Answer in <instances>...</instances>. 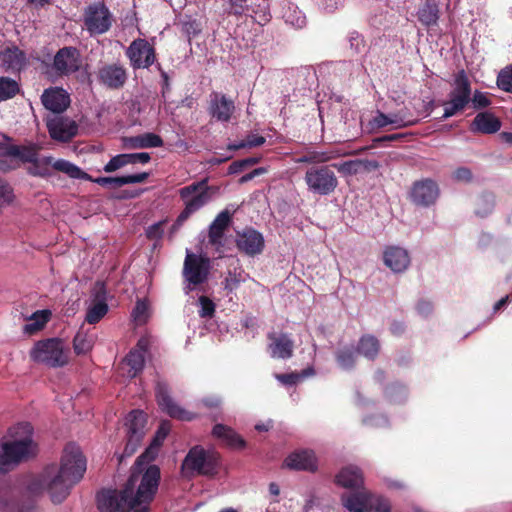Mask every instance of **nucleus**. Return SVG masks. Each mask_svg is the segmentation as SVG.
Returning <instances> with one entry per match:
<instances>
[{"mask_svg":"<svg viewBox=\"0 0 512 512\" xmlns=\"http://www.w3.org/2000/svg\"><path fill=\"white\" fill-rule=\"evenodd\" d=\"M19 91L18 83L8 77H0V102L14 97Z\"/></svg>","mask_w":512,"mask_h":512,"instance_id":"43","label":"nucleus"},{"mask_svg":"<svg viewBox=\"0 0 512 512\" xmlns=\"http://www.w3.org/2000/svg\"><path fill=\"white\" fill-rule=\"evenodd\" d=\"M298 374H278L276 378L283 384L292 385L299 379Z\"/></svg>","mask_w":512,"mask_h":512,"instance_id":"61","label":"nucleus"},{"mask_svg":"<svg viewBox=\"0 0 512 512\" xmlns=\"http://www.w3.org/2000/svg\"><path fill=\"white\" fill-rule=\"evenodd\" d=\"M132 317L137 325L146 323L149 317L148 305L145 301L139 300L132 312Z\"/></svg>","mask_w":512,"mask_h":512,"instance_id":"47","label":"nucleus"},{"mask_svg":"<svg viewBox=\"0 0 512 512\" xmlns=\"http://www.w3.org/2000/svg\"><path fill=\"white\" fill-rule=\"evenodd\" d=\"M146 414L139 410L131 411L125 420L127 442L124 448L123 456L133 455L140 446L147 428Z\"/></svg>","mask_w":512,"mask_h":512,"instance_id":"10","label":"nucleus"},{"mask_svg":"<svg viewBox=\"0 0 512 512\" xmlns=\"http://www.w3.org/2000/svg\"><path fill=\"white\" fill-rule=\"evenodd\" d=\"M244 0H229V12L235 15L244 13Z\"/></svg>","mask_w":512,"mask_h":512,"instance_id":"58","label":"nucleus"},{"mask_svg":"<svg viewBox=\"0 0 512 512\" xmlns=\"http://www.w3.org/2000/svg\"><path fill=\"white\" fill-rule=\"evenodd\" d=\"M129 161L131 164L134 163H147L150 160V155L146 152L128 154Z\"/></svg>","mask_w":512,"mask_h":512,"instance_id":"59","label":"nucleus"},{"mask_svg":"<svg viewBox=\"0 0 512 512\" xmlns=\"http://www.w3.org/2000/svg\"><path fill=\"white\" fill-rule=\"evenodd\" d=\"M417 310L422 315H428L432 311V304L429 301H420L417 305Z\"/></svg>","mask_w":512,"mask_h":512,"instance_id":"63","label":"nucleus"},{"mask_svg":"<svg viewBox=\"0 0 512 512\" xmlns=\"http://www.w3.org/2000/svg\"><path fill=\"white\" fill-rule=\"evenodd\" d=\"M1 512H37L35 502L30 498H20L15 492L0 495Z\"/></svg>","mask_w":512,"mask_h":512,"instance_id":"18","label":"nucleus"},{"mask_svg":"<svg viewBox=\"0 0 512 512\" xmlns=\"http://www.w3.org/2000/svg\"><path fill=\"white\" fill-rule=\"evenodd\" d=\"M218 455L205 451L201 447H193L182 463V472L185 476L194 474L210 476L216 472Z\"/></svg>","mask_w":512,"mask_h":512,"instance_id":"6","label":"nucleus"},{"mask_svg":"<svg viewBox=\"0 0 512 512\" xmlns=\"http://www.w3.org/2000/svg\"><path fill=\"white\" fill-rule=\"evenodd\" d=\"M13 200V193L10 186L3 180H0V207H3Z\"/></svg>","mask_w":512,"mask_h":512,"instance_id":"54","label":"nucleus"},{"mask_svg":"<svg viewBox=\"0 0 512 512\" xmlns=\"http://www.w3.org/2000/svg\"><path fill=\"white\" fill-rule=\"evenodd\" d=\"M48 164H51V168L56 171L62 172L74 179H88L89 176L83 172L78 166L64 159H55L53 157H47Z\"/></svg>","mask_w":512,"mask_h":512,"instance_id":"38","label":"nucleus"},{"mask_svg":"<svg viewBox=\"0 0 512 512\" xmlns=\"http://www.w3.org/2000/svg\"><path fill=\"white\" fill-rule=\"evenodd\" d=\"M156 397L161 409L165 411L167 414H169L171 417L180 420L193 419V413L186 411L173 401V399L169 395L168 387L166 384L161 382L157 384Z\"/></svg>","mask_w":512,"mask_h":512,"instance_id":"14","label":"nucleus"},{"mask_svg":"<svg viewBox=\"0 0 512 512\" xmlns=\"http://www.w3.org/2000/svg\"><path fill=\"white\" fill-rule=\"evenodd\" d=\"M161 223L152 225L147 230V236L149 238H158L161 236Z\"/></svg>","mask_w":512,"mask_h":512,"instance_id":"64","label":"nucleus"},{"mask_svg":"<svg viewBox=\"0 0 512 512\" xmlns=\"http://www.w3.org/2000/svg\"><path fill=\"white\" fill-rule=\"evenodd\" d=\"M99 77L102 83L111 87H121L126 81V72L121 66L107 65L100 69Z\"/></svg>","mask_w":512,"mask_h":512,"instance_id":"32","label":"nucleus"},{"mask_svg":"<svg viewBox=\"0 0 512 512\" xmlns=\"http://www.w3.org/2000/svg\"><path fill=\"white\" fill-rule=\"evenodd\" d=\"M439 18V0H426L418 11L419 21L426 25H435Z\"/></svg>","mask_w":512,"mask_h":512,"instance_id":"39","label":"nucleus"},{"mask_svg":"<svg viewBox=\"0 0 512 512\" xmlns=\"http://www.w3.org/2000/svg\"><path fill=\"white\" fill-rule=\"evenodd\" d=\"M284 464L289 469L314 472L317 469V458L311 450H298L288 455Z\"/></svg>","mask_w":512,"mask_h":512,"instance_id":"22","label":"nucleus"},{"mask_svg":"<svg viewBox=\"0 0 512 512\" xmlns=\"http://www.w3.org/2000/svg\"><path fill=\"white\" fill-rule=\"evenodd\" d=\"M180 196L185 202V209L173 225V231H175L192 213L209 201V194L204 181L182 188L180 190Z\"/></svg>","mask_w":512,"mask_h":512,"instance_id":"9","label":"nucleus"},{"mask_svg":"<svg viewBox=\"0 0 512 512\" xmlns=\"http://www.w3.org/2000/svg\"><path fill=\"white\" fill-rule=\"evenodd\" d=\"M360 172H370L379 168V163L375 160L358 159Z\"/></svg>","mask_w":512,"mask_h":512,"instance_id":"57","label":"nucleus"},{"mask_svg":"<svg viewBox=\"0 0 512 512\" xmlns=\"http://www.w3.org/2000/svg\"><path fill=\"white\" fill-rule=\"evenodd\" d=\"M131 164L129 161L128 154H120L113 157L104 167V171L107 173L114 172L119 168Z\"/></svg>","mask_w":512,"mask_h":512,"instance_id":"51","label":"nucleus"},{"mask_svg":"<svg viewBox=\"0 0 512 512\" xmlns=\"http://www.w3.org/2000/svg\"><path fill=\"white\" fill-rule=\"evenodd\" d=\"M97 335L92 330H85L82 326L73 340V348L77 355L90 352L96 342Z\"/></svg>","mask_w":512,"mask_h":512,"instance_id":"34","label":"nucleus"},{"mask_svg":"<svg viewBox=\"0 0 512 512\" xmlns=\"http://www.w3.org/2000/svg\"><path fill=\"white\" fill-rule=\"evenodd\" d=\"M32 426L20 423L10 429L11 440L0 443V472L26 460L37 453V445L32 438Z\"/></svg>","mask_w":512,"mask_h":512,"instance_id":"3","label":"nucleus"},{"mask_svg":"<svg viewBox=\"0 0 512 512\" xmlns=\"http://www.w3.org/2000/svg\"><path fill=\"white\" fill-rule=\"evenodd\" d=\"M356 152L333 148L327 151H310L297 159V163L322 164Z\"/></svg>","mask_w":512,"mask_h":512,"instance_id":"27","label":"nucleus"},{"mask_svg":"<svg viewBox=\"0 0 512 512\" xmlns=\"http://www.w3.org/2000/svg\"><path fill=\"white\" fill-rule=\"evenodd\" d=\"M47 128L51 138L61 142L69 141L77 134L78 130L75 121L61 116L49 118Z\"/></svg>","mask_w":512,"mask_h":512,"instance_id":"15","label":"nucleus"},{"mask_svg":"<svg viewBox=\"0 0 512 512\" xmlns=\"http://www.w3.org/2000/svg\"><path fill=\"white\" fill-rule=\"evenodd\" d=\"M230 222V214L228 211H222L217 215L209 227V243L219 250L223 246L224 231Z\"/></svg>","mask_w":512,"mask_h":512,"instance_id":"29","label":"nucleus"},{"mask_svg":"<svg viewBox=\"0 0 512 512\" xmlns=\"http://www.w3.org/2000/svg\"><path fill=\"white\" fill-rule=\"evenodd\" d=\"M246 168L245 163L243 160L234 161L228 168L229 174H237L239 172H242Z\"/></svg>","mask_w":512,"mask_h":512,"instance_id":"62","label":"nucleus"},{"mask_svg":"<svg viewBox=\"0 0 512 512\" xmlns=\"http://www.w3.org/2000/svg\"><path fill=\"white\" fill-rule=\"evenodd\" d=\"M359 164L358 159H356L342 163H335L332 166L343 176H352L360 173Z\"/></svg>","mask_w":512,"mask_h":512,"instance_id":"46","label":"nucleus"},{"mask_svg":"<svg viewBox=\"0 0 512 512\" xmlns=\"http://www.w3.org/2000/svg\"><path fill=\"white\" fill-rule=\"evenodd\" d=\"M265 143V138L259 135H249L246 140L239 142L238 144H232L228 146L229 150H237L245 147H257Z\"/></svg>","mask_w":512,"mask_h":512,"instance_id":"49","label":"nucleus"},{"mask_svg":"<svg viewBox=\"0 0 512 512\" xmlns=\"http://www.w3.org/2000/svg\"><path fill=\"white\" fill-rule=\"evenodd\" d=\"M148 348V340L145 338H141L136 347L130 351L122 365L123 368L127 369V374L129 377L133 378L138 373H140L144 367L145 362V353Z\"/></svg>","mask_w":512,"mask_h":512,"instance_id":"20","label":"nucleus"},{"mask_svg":"<svg viewBox=\"0 0 512 512\" xmlns=\"http://www.w3.org/2000/svg\"><path fill=\"white\" fill-rule=\"evenodd\" d=\"M108 293L103 282H96L91 290L87 305L85 321L89 324L98 323L109 310Z\"/></svg>","mask_w":512,"mask_h":512,"instance_id":"12","label":"nucleus"},{"mask_svg":"<svg viewBox=\"0 0 512 512\" xmlns=\"http://www.w3.org/2000/svg\"><path fill=\"white\" fill-rule=\"evenodd\" d=\"M9 155L17 157L24 162L32 163L37 158L38 148L30 146H11L8 150Z\"/></svg>","mask_w":512,"mask_h":512,"instance_id":"42","label":"nucleus"},{"mask_svg":"<svg viewBox=\"0 0 512 512\" xmlns=\"http://www.w3.org/2000/svg\"><path fill=\"white\" fill-rule=\"evenodd\" d=\"M266 173V169L263 168V167H260V168H256L254 169L252 172L250 173H247L245 175H243L240 179H239V183L240 184H244L250 180H252L254 177L256 176H259V175H262Z\"/></svg>","mask_w":512,"mask_h":512,"instance_id":"60","label":"nucleus"},{"mask_svg":"<svg viewBox=\"0 0 512 512\" xmlns=\"http://www.w3.org/2000/svg\"><path fill=\"white\" fill-rule=\"evenodd\" d=\"M214 437L220 439L226 445L233 448H242L245 445L244 440L230 427L217 424L212 430Z\"/></svg>","mask_w":512,"mask_h":512,"instance_id":"36","label":"nucleus"},{"mask_svg":"<svg viewBox=\"0 0 512 512\" xmlns=\"http://www.w3.org/2000/svg\"><path fill=\"white\" fill-rule=\"evenodd\" d=\"M235 111L234 102L225 95L215 93L211 99L210 112L213 118L228 122Z\"/></svg>","mask_w":512,"mask_h":512,"instance_id":"25","label":"nucleus"},{"mask_svg":"<svg viewBox=\"0 0 512 512\" xmlns=\"http://www.w3.org/2000/svg\"><path fill=\"white\" fill-rule=\"evenodd\" d=\"M439 195L437 184L431 179L416 182L411 191V198L417 205L433 204Z\"/></svg>","mask_w":512,"mask_h":512,"instance_id":"16","label":"nucleus"},{"mask_svg":"<svg viewBox=\"0 0 512 512\" xmlns=\"http://www.w3.org/2000/svg\"><path fill=\"white\" fill-rule=\"evenodd\" d=\"M169 427L162 424L151 442L150 446L136 460L131 475L125 485L122 495L106 493L100 496V507L107 512H122L131 508L133 502H147L153 499L160 479V470L157 466L146 465L157 455L158 448L166 438Z\"/></svg>","mask_w":512,"mask_h":512,"instance_id":"1","label":"nucleus"},{"mask_svg":"<svg viewBox=\"0 0 512 512\" xmlns=\"http://www.w3.org/2000/svg\"><path fill=\"white\" fill-rule=\"evenodd\" d=\"M337 485L347 489H359L363 484V475L356 466H347L342 468L335 477Z\"/></svg>","mask_w":512,"mask_h":512,"instance_id":"28","label":"nucleus"},{"mask_svg":"<svg viewBox=\"0 0 512 512\" xmlns=\"http://www.w3.org/2000/svg\"><path fill=\"white\" fill-rule=\"evenodd\" d=\"M384 264L395 273L404 272L410 265V256L406 249L388 246L383 252Z\"/></svg>","mask_w":512,"mask_h":512,"instance_id":"19","label":"nucleus"},{"mask_svg":"<svg viewBox=\"0 0 512 512\" xmlns=\"http://www.w3.org/2000/svg\"><path fill=\"white\" fill-rule=\"evenodd\" d=\"M123 147L126 149H143L160 147L163 141L160 136L154 133H144L137 136L124 137L122 139Z\"/></svg>","mask_w":512,"mask_h":512,"instance_id":"30","label":"nucleus"},{"mask_svg":"<svg viewBox=\"0 0 512 512\" xmlns=\"http://www.w3.org/2000/svg\"><path fill=\"white\" fill-rule=\"evenodd\" d=\"M236 244L241 252L248 256H254L262 252L264 239L259 232L249 229L238 235Z\"/></svg>","mask_w":512,"mask_h":512,"instance_id":"21","label":"nucleus"},{"mask_svg":"<svg viewBox=\"0 0 512 512\" xmlns=\"http://www.w3.org/2000/svg\"><path fill=\"white\" fill-rule=\"evenodd\" d=\"M148 177V173H138L133 175L118 176V177H100L95 180L96 183L102 186L121 187L127 184L142 183Z\"/></svg>","mask_w":512,"mask_h":512,"instance_id":"35","label":"nucleus"},{"mask_svg":"<svg viewBox=\"0 0 512 512\" xmlns=\"http://www.w3.org/2000/svg\"><path fill=\"white\" fill-rule=\"evenodd\" d=\"M358 351L364 357H366L368 359H373L376 357V355L379 352V342L373 336H370V335L363 336L360 339V342L358 345Z\"/></svg>","mask_w":512,"mask_h":512,"instance_id":"41","label":"nucleus"},{"mask_svg":"<svg viewBox=\"0 0 512 512\" xmlns=\"http://www.w3.org/2000/svg\"><path fill=\"white\" fill-rule=\"evenodd\" d=\"M471 177V171L465 167H460L453 173V178L457 181L467 182L471 179Z\"/></svg>","mask_w":512,"mask_h":512,"instance_id":"56","label":"nucleus"},{"mask_svg":"<svg viewBox=\"0 0 512 512\" xmlns=\"http://www.w3.org/2000/svg\"><path fill=\"white\" fill-rule=\"evenodd\" d=\"M199 304H200V311L199 315L201 317H212L215 312V305L214 303L207 298L206 296H201L199 298Z\"/></svg>","mask_w":512,"mask_h":512,"instance_id":"53","label":"nucleus"},{"mask_svg":"<svg viewBox=\"0 0 512 512\" xmlns=\"http://www.w3.org/2000/svg\"><path fill=\"white\" fill-rule=\"evenodd\" d=\"M68 354L69 352L65 349L63 342L56 338L38 341L30 351L33 361L49 367L66 365L69 360Z\"/></svg>","mask_w":512,"mask_h":512,"instance_id":"4","label":"nucleus"},{"mask_svg":"<svg viewBox=\"0 0 512 512\" xmlns=\"http://www.w3.org/2000/svg\"><path fill=\"white\" fill-rule=\"evenodd\" d=\"M51 312L49 310H39L33 313L23 327L24 333L32 335L40 331L50 318Z\"/></svg>","mask_w":512,"mask_h":512,"instance_id":"40","label":"nucleus"},{"mask_svg":"<svg viewBox=\"0 0 512 512\" xmlns=\"http://www.w3.org/2000/svg\"><path fill=\"white\" fill-rule=\"evenodd\" d=\"M80 55L77 49L65 47L60 49L54 57V68L61 74H69L79 69Z\"/></svg>","mask_w":512,"mask_h":512,"instance_id":"17","label":"nucleus"},{"mask_svg":"<svg viewBox=\"0 0 512 512\" xmlns=\"http://www.w3.org/2000/svg\"><path fill=\"white\" fill-rule=\"evenodd\" d=\"M501 127V123L490 113L483 112L475 116L471 123L470 129L474 133L492 134L497 132Z\"/></svg>","mask_w":512,"mask_h":512,"instance_id":"31","label":"nucleus"},{"mask_svg":"<svg viewBox=\"0 0 512 512\" xmlns=\"http://www.w3.org/2000/svg\"><path fill=\"white\" fill-rule=\"evenodd\" d=\"M337 362L342 369H350L355 363V356L352 350L344 349L337 353Z\"/></svg>","mask_w":512,"mask_h":512,"instance_id":"50","label":"nucleus"},{"mask_svg":"<svg viewBox=\"0 0 512 512\" xmlns=\"http://www.w3.org/2000/svg\"><path fill=\"white\" fill-rule=\"evenodd\" d=\"M24 53L17 47L6 48L0 52V66L13 71H19L25 65Z\"/></svg>","mask_w":512,"mask_h":512,"instance_id":"33","label":"nucleus"},{"mask_svg":"<svg viewBox=\"0 0 512 512\" xmlns=\"http://www.w3.org/2000/svg\"><path fill=\"white\" fill-rule=\"evenodd\" d=\"M374 127L383 128L387 125H393L394 128H404L409 127L414 124V121L406 120L399 113L386 115L382 112H377V115L373 118L372 121Z\"/></svg>","mask_w":512,"mask_h":512,"instance_id":"37","label":"nucleus"},{"mask_svg":"<svg viewBox=\"0 0 512 512\" xmlns=\"http://www.w3.org/2000/svg\"><path fill=\"white\" fill-rule=\"evenodd\" d=\"M86 471V459L79 447L68 445L62 456L61 465L47 467L38 479L28 487L31 494L47 490L53 502H62L70 488L77 483Z\"/></svg>","mask_w":512,"mask_h":512,"instance_id":"2","label":"nucleus"},{"mask_svg":"<svg viewBox=\"0 0 512 512\" xmlns=\"http://www.w3.org/2000/svg\"><path fill=\"white\" fill-rule=\"evenodd\" d=\"M475 205L476 214L484 217L492 211L494 207V199L490 195H482L477 198Z\"/></svg>","mask_w":512,"mask_h":512,"instance_id":"45","label":"nucleus"},{"mask_svg":"<svg viewBox=\"0 0 512 512\" xmlns=\"http://www.w3.org/2000/svg\"><path fill=\"white\" fill-rule=\"evenodd\" d=\"M341 500L349 511L368 512L369 503L373 502V494L363 488L355 493L343 494Z\"/></svg>","mask_w":512,"mask_h":512,"instance_id":"24","label":"nucleus"},{"mask_svg":"<svg viewBox=\"0 0 512 512\" xmlns=\"http://www.w3.org/2000/svg\"><path fill=\"white\" fill-rule=\"evenodd\" d=\"M208 272L209 259L187 251L183 267V276L188 282L187 293L202 284L207 279Z\"/></svg>","mask_w":512,"mask_h":512,"instance_id":"11","label":"nucleus"},{"mask_svg":"<svg viewBox=\"0 0 512 512\" xmlns=\"http://www.w3.org/2000/svg\"><path fill=\"white\" fill-rule=\"evenodd\" d=\"M390 504L388 500L373 494V502L369 503L368 512H389Z\"/></svg>","mask_w":512,"mask_h":512,"instance_id":"52","label":"nucleus"},{"mask_svg":"<svg viewBox=\"0 0 512 512\" xmlns=\"http://www.w3.org/2000/svg\"><path fill=\"white\" fill-rule=\"evenodd\" d=\"M268 338L270 340L268 350L273 358L287 359L292 356L294 345L288 335L271 333Z\"/></svg>","mask_w":512,"mask_h":512,"instance_id":"26","label":"nucleus"},{"mask_svg":"<svg viewBox=\"0 0 512 512\" xmlns=\"http://www.w3.org/2000/svg\"><path fill=\"white\" fill-rule=\"evenodd\" d=\"M497 85L500 89L511 92L512 91V66H506L498 75Z\"/></svg>","mask_w":512,"mask_h":512,"instance_id":"48","label":"nucleus"},{"mask_svg":"<svg viewBox=\"0 0 512 512\" xmlns=\"http://www.w3.org/2000/svg\"><path fill=\"white\" fill-rule=\"evenodd\" d=\"M471 85L466 73L459 71L454 79L448 100L443 103L444 114L442 119L450 118L462 112L471 101Z\"/></svg>","mask_w":512,"mask_h":512,"instance_id":"5","label":"nucleus"},{"mask_svg":"<svg viewBox=\"0 0 512 512\" xmlns=\"http://www.w3.org/2000/svg\"><path fill=\"white\" fill-rule=\"evenodd\" d=\"M304 181L311 193L320 196L333 193L338 186V178L328 166L309 168L305 173Z\"/></svg>","mask_w":512,"mask_h":512,"instance_id":"7","label":"nucleus"},{"mask_svg":"<svg viewBox=\"0 0 512 512\" xmlns=\"http://www.w3.org/2000/svg\"><path fill=\"white\" fill-rule=\"evenodd\" d=\"M41 100L44 107L53 113L63 112L70 104L69 95L60 88L46 89Z\"/></svg>","mask_w":512,"mask_h":512,"instance_id":"23","label":"nucleus"},{"mask_svg":"<svg viewBox=\"0 0 512 512\" xmlns=\"http://www.w3.org/2000/svg\"><path fill=\"white\" fill-rule=\"evenodd\" d=\"M51 164H48L47 157L42 159L36 158L29 167V173L33 176L47 177L51 175Z\"/></svg>","mask_w":512,"mask_h":512,"instance_id":"44","label":"nucleus"},{"mask_svg":"<svg viewBox=\"0 0 512 512\" xmlns=\"http://www.w3.org/2000/svg\"><path fill=\"white\" fill-rule=\"evenodd\" d=\"M475 109L485 108L490 105V100L487 95L480 91H475L473 96L471 95V101Z\"/></svg>","mask_w":512,"mask_h":512,"instance_id":"55","label":"nucleus"},{"mask_svg":"<svg viewBox=\"0 0 512 512\" xmlns=\"http://www.w3.org/2000/svg\"><path fill=\"white\" fill-rule=\"evenodd\" d=\"M113 22V14L104 3L97 2L90 4L84 10V27L91 36L102 35L108 32Z\"/></svg>","mask_w":512,"mask_h":512,"instance_id":"8","label":"nucleus"},{"mask_svg":"<svg viewBox=\"0 0 512 512\" xmlns=\"http://www.w3.org/2000/svg\"><path fill=\"white\" fill-rule=\"evenodd\" d=\"M127 56L134 68H147L155 61L154 49L144 39L134 40L127 49Z\"/></svg>","mask_w":512,"mask_h":512,"instance_id":"13","label":"nucleus"}]
</instances>
